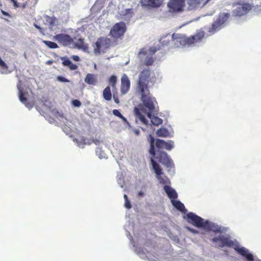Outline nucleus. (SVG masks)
Returning a JSON list of instances; mask_svg holds the SVG:
<instances>
[{
    "label": "nucleus",
    "mask_w": 261,
    "mask_h": 261,
    "mask_svg": "<svg viewBox=\"0 0 261 261\" xmlns=\"http://www.w3.org/2000/svg\"><path fill=\"white\" fill-rule=\"evenodd\" d=\"M150 74L151 70L149 67L144 68L140 72L136 84V90L141 95V100L144 106L149 111L147 114V117L150 119L153 125L158 126L162 123L163 120L159 117L151 115L155 109V103L156 101L150 93L149 82Z\"/></svg>",
    "instance_id": "f257e3e1"
},
{
    "label": "nucleus",
    "mask_w": 261,
    "mask_h": 261,
    "mask_svg": "<svg viewBox=\"0 0 261 261\" xmlns=\"http://www.w3.org/2000/svg\"><path fill=\"white\" fill-rule=\"evenodd\" d=\"M157 51L156 47H150L149 49L142 48L138 54V57L142 65L149 66L153 65L155 57L154 54Z\"/></svg>",
    "instance_id": "f03ea898"
},
{
    "label": "nucleus",
    "mask_w": 261,
    "mask_h": 261,
    "mask_svg": "<svg viewBox=\"0 0 261 261\" xmlns=\"http://www.w3.org/2000/svg\"><path fill=\"white\" fill-rule=\"evenodd\" d=\"M116 45L111 39L106 37L98 38L93 45V52L95 55L104 54L112 46Z\"/></svg>",
    "instance_id": "7ed1b4c3"
},
{
    "label": "nucleus",
    "mask_w": 261,
    "mask_h": 261,
    "mask_svg": "<svg viewBox=\"0 0 261 261\" xmlns=\"http://www.w3.org/2000/svg\"><path fill=\"white\" fill-rule=\"evenodd\" d=\"M126 31V27L124 22L115 23L111 28L109 35L113 39L112 41L116 45L118 39H122Z\"/></svg>",
    "instance_id": "20e7f679"
},
{
    "label": "nucleus",
    "mask_w": 261,
    "mask_h": 261,
    "mask_svg": "<svg viewBox=\"0 0 261 261\" xmlns=\"http://www.w3.org/2000/svg\"><path fill=\"white\" fill-rule=\"evenodd\" d=\"M232 7H236L232 10V15L235 17H241L246 15L253 8L251 4L241 2L233 3Z\"/></svg>",
    "instance_id": "39448f33"
},
{
    "label": "nucleus",
    "mask_w": 261,
    "mask_h": 261,
    "mask_svg": "<svg viewBox=\"0 0 261 261\" xmlns=\"http://www.w3.org/2000/svg\"><path fill=\"white\" fill-rule=\"evenodd\" d=\"M230 17V14L228 13H220L216 21H215L211 27L209 29V32L214 33L219 31L221 26L223 25L225 22Z\"/></svg>",
    "instance_id": "423d86ee"
},
{
    "label": "nucleus",
    "mask_w": 261,
    "mask_h": 261,
    "mask_svg": "<svg viewBox=\"0 0 261 261\" xmlns=\"http://www.w3.org/2000/svg\"><path fill=\"white\" fill-rule=\"evenodd\" d=\"M212 241L215 244V247L217 248H223L225 246L233 247L234 243L229 237L224 235H219L217 237L212 239Z\"/></svg>",
    "instance_id": "0eeeda50"
},
{
    "label": "nucleus",
    "mask_w": 261,
    "mask_h": 261,
    "mask_svg": "<svg viewBox=\"0 0 261 261\" xmlns=\"http://www.w3.org/2000/svg\"><path fill=\"white\" fill-rule=\"evenodd\" d=\"M53 39L63 46H69L73 43V38L67 34L60 33L57 34L53 37Z\"/></svg>",
    "instance_id": "6e6552de"
},
{
    "label": "nucleus",
    "mask_w": 261,
    "mask_h": 261,
    "mask_svg": "<svg viewBox=\"0 0 261 261\" xmlns=\"http://www.w3.org/2000/svg\"><path fill=\"white\" fill-rule=\"evenodd\" d=\"M156 159L167 168L171 169L174 167L172 160L165 151H158Z\"/></svg>",
    "instance_id": "1a4fd4ad"
},
{
    "label": "nucleus",
    "mask_w": 261,
    "mask_h": 261,
    "mask_svg": "<svg viewBox=\"0 0 261 261\" xmlns=\"http://www.w3.org/2000/svg\"><path fill=\"white\" fill-rule=\"evenodd\" d=\"M187 221L194 226L198 228H203L205 221L201 217L196 215L193 213L190 212L187 214Z\"/></svg>",
    "instance_id": "9d476101"
},
{
    "label": "nucleus",
    "mask_w": 261,
    "mask_h": 261,
    "mask_svg": "<svg viewBox=\"0 0 261 261\" xmlns=\"http://www.w3.org/2000/svg\"><path fill=\"white\" fill-rule=\"evenodd\" d=\"M172 39L177 47L184 46L186 45H190L189 37L184 35L174 33L172 35Z\"/></svg>",
    "instance_id": "9b49d317"
},
{
    "label": "nucleus",
    "mask_w": 261,
    "mask_h": 261,
    "mask_svg": "<svg viewBox=\"0 0 261 261\" xmlns=\"http://www.w3.org/2000/svg\"><path fill=\"white\" fill-rule=\"evenodd\" d=\"M184 6L185 0H170L168 3L170 10L174 12L182 11Z\"/></svg>",
    "instance_id": "f8f14e48"
},
{
    "label": "nucleus",
    "mask_w": 261,
    "mask_h": 261,
    "mask_svg": "<svg viewBox=\"0 0 261 261\" xmlns=\"http://www.w3.org/2000/svg\"><path fill=\"white\" fill-rule=\"evenodd\" d=\"M141 5L145 8H158L160 7L163 3V0H140Z\"/></svg>",
    "instance_id": "ddd939ff"
},
{
    "label": "nucleus",
    "mask_w": 261,
    "mask_h": 261,
    "mask_svg": "<svg viewBox=\"0 0 261 261\" xmlns=\"http://www.w3.org/2000/svg\"><path fill=\"white\" fill-rule=\"evenodd\" d=\"M130 82L127 75L124 74L121 78L120 91L122 94H126L129 90Z\"/></svg>",
    "instance_id": "4468645a"
},
{
    "label": "nucleus",
    "mask_w": 261,
    "mask_h": 261,
    "mask_svg": "<svg viewBox=\"0 0 261 261\" xmlns=\"http://www.w3.org/2000/svg\"><path fill=\"white\" fill-rule=\"evenodd\" d=\"M210 0H187L189 10H194L202 7L207 3Z\"/></svg>",
    "instance_id": "2eb2a0df"
},
{
    "label": "nucleus",
    "mask_w": 261,
    "mask_h": 261,
    "mask_svg": "<svg viewBox=\"0 0 261 261\" xmlns=\"http://www.w3.org/2000/svg\"><path fill=\"white\" fill-rule=\"evenodd\" d=\"M17 89L19 91V99L20 101L25 105V106L28 108H32L34 104L32 102H30L28 101V99L24 96L25 93L23 92L22 88L19 84L17 85Z\"/></svg>",
    "instance_id": "dca6fc26"
},
{
    "label": "nucleus",
    "mask_w": 261,
    "mask_h": 261,
    "mask_svg": "<svg viewBox=\"0 0 261 261\" xmlns=\"http://www.w3.org/2000/svg\"><path fill=\"white\" fill-rule=\"evenodd\" d=\"M203 228L207 231H212L216 233L222 232L220 227L218 225H216L214 223L210 222L208 220L205 221Z\"/></svg>",
    "instance_id": "f3484780"
},
{
    "label": "nucleus",
    "mask_w": 261,
    "mask_h": 261,
    "mask_svg": "<svg viewBox=\"0 0 261 261\" xmlns=\"http://www.w3.org/2000/svg\"><path fill=\"white\" fill-rule=\"evenodd\" d=\"M205 33L203 31H200L197 32L195 35L191 36L189 37V44H192L200 42L204 37Z\"/></svg>",
    "instance_id": "a211bd4d"
},
{
    "label": "nucleus",
    "mask_w": 261,
    "mask_h": 261,
    "mask_svg": "<svg viewBox=\"0 0 261 261\" xmlns=\"http://www.w3.org/2000/svg\"><path fill=\"white\" fill-rule=\"evenodd\" d=\"M62 61L63 66L67 67L70 70H75L78 68V66L73 64L67 57H62L60 58Z\"/></svg>",
    "instance_id": "6ab92c4d"
},
{
    "label": "nucleus",
    "mask_w": 261,
    "mask_h": 261,
    "mask_svg": "<svg viewBox=\"0 0 261 261\" xmlns=\"http://www.w3.org/2000/svg\"><path fill=\"white\" fill-rule=\"evenodd\" d=\"M134 114L136 116V119H139L141 122L146 125H147L148 121L145 118V117L141 113L140 110L137 108L135 107L134 109Z\"/></svg>",
    "instance_id": "aec40b11"
},
{
    "label": "nucleus",
    "mask_w": 261,
    "mask_h": 261,
    "mask_svg": "<svg viewBox=\"0 0 261 261\" xmlns=\"http://www.w3.org/2000/svg\"><path fill=\"white\" fill-rule=\"evenodd\" d=\"M164 189L168 197L171 199V200H174L177 198V193L175 190L173 189L171 187L165 185L164 187Z\"/></svg>",
    "instance_id": "412c9836"
},
{
    "label": "nucleus",
    "mask_w": 261,
    "mask_h": 261,
    "mask_svg": "<svg viewBox=\"0 0 261 261\" xmlns=\"http://www.w3.org/2000/svg\"><path fill=\"white\" fill-rule=\"evenodd\" d=\"M84 81L88 85H95L97 83V79L94 74L88 73L85 78Z\"/></svg>",
    "instance_id": "4be33fe9"
},
{
    "label": "nucleus",
    "mask_w": 261,
    "mask_h": 261,
    "mask_svg": "<svg viewBox=\"0 0 261 261\" xmlns=\"http://www.w3.org/2000/svg\"><path fill=\"white\" fill-rule=\"evenodd\" d=\"M154 157L150 158V162L152 166V168L156 175H161L163 174L162 169L161 168L159 164H158L153 159Z\"/></svg>",
    "instance_id": "5701e85b"
},
{
    "label": "nucleus",
    "mask_w": 261,
    "mask_h": 261,
    "mask_svg": "<svg viewBox=\"0 0 261 261\" xmlns=\"http://www.w3.org/2000/svg\"><path fill=\"white\" fill-rule=\"evenodd\" d=\"M75 46L85 51H87L89 48L88 45L85 42L84 39L81 38H79L75 43Z\"/></svg>",
    "instance_id": "b1692460"
},
{
    "label": "nucleus",
    "mask_w": 261,
    "mask_h": 261,
    "mask_svg": "<svg viewBox=\"0 0 261 261\" xmlns=\"http://www.w3.org/2000/svg\"><path fill=\"white\" fill-rule=\"evenodd\" d=\"M172 204L178 211L185 212L186 211L184 204L179 200H171Z\"/></svg>",
    "instance_id": "393cba45"
},
{
    "label": "nucleus",
    "mask_w": 261,
    "mask_h": 261,
    "mask_svg": "<svg viewBox=\"0 0 261 261\" xmlns=\"http://www.w3.org/2000/svg\"><path fill=\"white\" fill-rule=\"evenodd\" d=\"M102 95L103 98L109 101L112 98V93L110 86H107L103 91Z\"/></svg>",
    "instance_id": "a878e982"
},
{
    "label": "nucleus",
    "mask_w": 261,
    "mask_h": 261,
    "mask_svg": "<svg viewBox=\"0 0 261 261\" xmlns=\"http://www.w3.org/2000/svg\"><path fill=\"white\" fill-rule=\"evenodd\" d=\"M108 83L110 85H111L112 87L113 91H116V83H117V77L116 76L113 75L110 76L109 79Z\"/></svg>",
    "instance_id": "bb28decb"
},
{
    "label": "nucleus",
    "mask_w": 261,
    "mask_h": 261,
    "mask_svg": "<svg viewBox=\"0 0 261 261\" xmlns=\"http://www.w3.org/2000/svg\"><path fill=\"white\" fill-rule=\"evenodd\" d=\"M156 133L158 136L161 137H166L169 135L168 130L164 127H162L158 129Z\"/></svg>",
    "instance_id": "cd10ccee"
},
{
    "label": "nucleus",
    "mask_w": 261,
    "mask_h": 261,
    "mask_svg": "<svg viewBox=\"0 0 261 261\" xmlns=\"http://www.w3.org/2000/svg\"><path fill=\"white\" fill-rule=\"evenodd\" d=\"M150 137V149L149 152L150 154L153 156L154 157L155 155V151L154 148V138L151 135L149 136Z\"/></svg>",
    "instance_id": "c85d7f7f"
},
{
    "label": "nucleus",
    "mask_w": 261,
    "mask_h": 261,
    "mask_svg": "<svg viewBox=\"0 0 261 261\" xmlns=\"http://www.w3.org/2000/svg\"><path fill=\"white\" fill-rule=\"evenodd\" d=\"M46 21L51 27H54L57 25L58 20L55 17H50L49 16H46Z\"/></svg>",
    "instance_id": "c756f323"
},
{
    "label": "nucleus",
    "mask_w": 261,
    "mask_h": 261,
    "mask_svg": "<svg viewBox=\"0 0 261 261\" xmlns=\"http://www.w3.org/2000/svg\"><path fill=\"white\" fill-rule=\"evenodd\" d=\"M43 43L49 48L55 49L59 47L58 45L54 42L47 40H43Z\"/></svg>",
    "instance_id": "7c9ffc66"
},
{
    "label": "nucleus",
    "mask_w": 261,
    "mask_h": 261,
    "mask_svg": "<svg viewBox=\"0 0 261 261\" xmlns=\"http://www.w3.org/2000/svg\"><path fill=\"white\" fill-rule=\"evenodd\" d=\"M156 176L160 184L166 185L170 183L169 180L166 176L164 175L163 176L161 175H156Z\"/></svg>",
    "instance_id": "2f4dec72"
},
{
    "label": "nucleus",
    "mask_w": 261,
    "mask_h": 261,
    "mask_svg": "<svg viewBox=\"0 0 261 261\" xmlns=\"http://www.w3.org/2000/svg\"><path fill=\"white\" fill-rule=\"evenodd\" d=\"M165 143V141L161 140V139H156V142H155V146H156V148L159 149H163V148H164Z\"/></svg>",
    "instance_id": "473e14b6"
},
{
    "label": "nucleus",
    "mask_w": 261,
    "mask_h": 261,
    "mask_svg": "<svg viewBox=\"0 0 261 261\" xmlns=\"http://www.w3.org/2000/svg\"><path fill=\"white\" fill-rule=\"evenodd\" d=\"M173 148V142L171 140H169L168 142L165 141L164 144V148L168 150H170Z\"/></svg>",
    "instance_id": "72a5a7b5"
},
{
    "label": "nucleus",
    "mask_w": 261,
    "mask_h": 261,
    "mask_svg": "<svg viewBox=\"0 0 261 261\" xmlns=\"http://www.w3.org/2000/svg\"><path fill=\"white\" fill-rule=\"evenodd\" d=\"M57 80L60 82H63V83H69L70 82V81L69 80H68L67 79L64 77H63V76H58L57 77Z\"/></svg>",
    "instance_id": "f704fd0d"
},
{
    "label": "nucleus",
    "mask_w": 261,
    "mask_h": 261,
    "mask_svg": "<svg viewBox=\"0 0 261 261\" xmlns=\"http://www.w3.org/2000/svg\"><path fill=\"white\" fill-rule=\"evenodd\" d=\"M72 104L74 106L76 107H80L82 105V103L80 102V101L77 99L73 100L72 101Z\"/></svg>",
    "instance_id": "c9c22d12"
},
{
    "label": "nucleus",
    "mask_w": 261,
    "mask_h": 261,
    "mask_svg": "<svg viewBox=\"0 0 261 261\" xmlns=\"http://www.w3.org/2000/svg\"><path fill=\"white\" fill-rule=\"evenodd\" d=\"M74 141H75L77 143L78 146L80 147H81V145H82V147H83L86 144L85 139L84 138L81 139V143H79L77 141V139H75L74 140Z\"/></svg>",
    "instance_id": "e433bc0d"
},
{
    "label": "nucleus",
    "mask_w": 261,
    "mask_h": 261,
    "mask_svg": "<svg viewBox=\"0 0 261 261\" xmlns=\"http://www.w3.org/2000/svg\"><path fill=\"white\" fill-rule=\"evenodd\" d=\"M113 114L115 116H116L120 118H121L122 116V115L121 114V113L119 112V111L118 110H116V109H115V110H113Z\"/></svg>",
    "instance_id": "4c0bfd02"
},
{
    "label": "nucleus",
    "mask_w": 261,
    "mask_h": 261,
    "mask_svg": "<svg viewBox=\"0 0 261 261\" xmlns=\"http://www.w3.org/2000/svg\"><path fill=\"white\" fill-rule=\"evenodd\" d=\"M113 92V99L114 100V101L118 104L119 103V100L118 98V95L117 94V92L116 91V93H115V91Z\"/></svg>",
    "instance_id": "58836bf2"
},
{
    "label": "nucleus",
    "mask_w": 261,
    "mask_h": 261,
    "mask_svg": "<svg viewBox=\"0 0 261 261\" xmlns=\"http://www.w3.org/2000/svg\"><path fill=\"white\" fill-rule=\"evenodd\" d=\"M124 206L127 209H130L131 208L132 205L129 200L125 201Z\"/></svg>",
    "instance_id": "ea45409f"
},
{
    "label": "nucleus",
    "mask_w": 261,
    "mask_h": 261,
    "mask_svg": "<svg viewBox=\"0 0 261 261\" xmlns=\"http://www.w3.org/2000/svg\"><path fill=\"white\" fill-rule=\"evenodd\" d=\"M34 27L38 29L41 33H43V30L42 28H41L40 27H39L38 25H37L36 23H34Z\"/></svg>",
    "instance_id": "a19ab883"
},
{
    "label": "nucleus",
    "mask_w": 261,
    "mask_h": 261,
    "mask_svg": "<svg viewBox=\"0 0 261 261\" xmlns=\"http://www.w3.org/2000/svg\"><path fill=\"white\" fill-rule=\"evenodd\" d=\"M71 58L75 61H79L80 60V57L78 56L73 55Z\"/></svg>",
    "instance_id": "79ce46f5"
},
{
    "label": "nucleus",
    "mask_w": 261,
    "mask_h": 261,
    "mask_svg": "<svg viewBox=\"0 0 261 261\" xmlns=\"http://www.w3.org/2000/svg\"><path fill=\"white\" fill-rule=\"evenodd\" d=\"M188 229L190 232H192L193 233L197 234L199 233V231L198 230H195L193 228H188Z\"/></svg>",
    "instance_id": "37998d69"
},
{
    "label": "nucleus",
    "mask_w": 261,
    "mask_h": 261,
    "mask_svg": "<svg viewBox=\"0 0 261 261\" xmlns=\"http://www.w3.org/2000/svg\"><path fill=\"white\" fill-rule=\"evenodd\" d=\"M12 2H13V4H14V7H18V5L17 4V2L16 1V0H11Z\"/></svg>",
    "instance_id": "c03bdc74"
},
{
    "label": "nucleus",
    "mask_w": 261,
    "mask_h": 261,
    "mask_svg": "<svg viewBox=\"0 0 261 261\" xmlns=\"http://www.w3.org/2000/svg\"><path fill=\"white\" fill-rule=\"evenodd\" d=\"M92 142L94 143L96 145H98L100 143V141L98 139H93Z\"/></svg>",
    "instance_id": "a18cd8bd"
},
{
    "label": "nucleus",
    "mask_w": 261,
    "mask_h": 261,
    "mask_svg": "<svg viewBox=\"0 0 261 261\" xmlns=\"http://www.w3.org/2000/svg\"><path fill=\"white\" fill-rule=\"evenodd\" d=\"M1 12L5 16H10L8 12H7L3 10H1Z\"/></svg>",
    "instance_id": "49530a36"
},
{
    "label": "nucleus",
    "mask_w": 261,
    "mask_h": 261,
    "mask_svg": "<svg viewBox=\"0 0 261 261\" xmlns=\"http://www.w3.org/2000/svg\"><path fill=\"white\" fill-rule=\"evenodd\" d=\"M144 192H142V191H140V192H138V196L139 197H142V196H144Z\"/></svg>",
    "instance_id": "de8ad7c7"
},
{
    "label": "nucleus",
    "mask_w": 261,
    "mask_h": 261,
    "mask_svg": "<svg viewBox=\"0 0 261 261\" xmlns=\"http://www.w3.org/2000/svg\"><path fill=\"white\" fill-rule=\"evenodd\" d=\"M134 133L135 134V135L138 136L140 134V131L139 129H135L134 130Z\"/></svg>",
    "instance_id": "09e8293b"
},
{
    "label": "nucleus",
    "mask_w": 261,
    "mask_h": 261,
    "mask_svg": "<svg viewBox=\"0 0 261 261\" xmlns=\"http://www.w3.org/2000/svg\"><path fill=\"white\" fill-rule=\"evenodd\" d=\"M120 119H121L124 122H125V123H127L128 122L127 121L126 118H125L124 116H123V115L122 116V117L120 118Z\"/></svg>",
    "instance_id": "8fccbe9b"
},
{
    "label": "nucleus",
    "mask_w": 261,
    "mask_h": 261,
    "mask_svg": "<svg viewBox=\"0 0 261 261\" xmlns=\"http://www.w3.org/2000/svg\"><path fill=\"white\" fill-rule=\"evenodd\" d=\"M53 63V60H48L46 62V64L47 65H51Z\"/></svg>",
    "instance_id": "3c124183"
},
{
    "label": "nucleus",
    "mask_w": 261,
    "mask_h": 261,
    "mask_svg": "<svg viewBox=\"0 0 261 261\" xmlns=\"http://www.w3.org/2000/svg\"><path fill=\"white\" fill-rule=\"evenodd\" d=\"M124 198L125 199V200H128V198L127 197V196L126 195V194H124Z\"/></svg>",
    "instance_id": "603ef678"
},
{
    "label": "nucleus",
    "mask_w": 261,
    "mask_h": 261,
    "mask_svg": "<svg viewBox=\"0 0 261 261\" xmlns=\"http://www.w3.org/2000/svg\"><path fill=\"white\" fill-rule=\"evenodd\" d=\"M164 41H162V43H163V44H164Z\"/></svg>",
    "instance_id": "864d4df0"
},
{
    "label": "nucleus",
    "mask_w": 261,
    "mask_h": 261,
    "mask_svg": "<svg viewBox=\"0 0 261 261\" xmlns=\"http://www.w3.org/2000/svg\"><path fill=\"white\" fill-rule=\"evenodd\" d=\"M169 42V41L168 42H167L166 43H165V45H167L168 43Z\"/></svg>",
    "instance_id": "5fc2aeb1"
},
{
    "label": "nucleus",
    "mask_w": 261,
    "mask_h": 261,
    "mask_svg": "<svg viewBox=\"0 0 261 261\" xmlns=\"http://www.w3.org/2000/svg\"><path fill=\"white\" fill-rule=\"evenodd\" d=\"M257 261H261V260H260V259H258V260H257Z\"/></svg>",
    "instance_id": "6e6d98bb"
}]
</instances>
